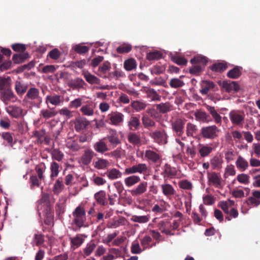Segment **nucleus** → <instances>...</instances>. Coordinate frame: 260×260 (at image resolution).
Returning a JSON list of instances; mask_svg holds the SVG:
<instances>
[{
	"instance_id": "nucleus-1",
	"label": "nucleus",
	"mask_w": 260,
	"mask_h": 260,
	"mask_svg": "<svg viewBox=\"0 0 260 260\" xmlns=\"http://www.w3.org/2000/svg\"><path fill=\"white\" fill-rule=\"evenodd\" d=\"M24 101L28 103L31 107L39 108L42 102L39 90L35 87L29 88L25 96Z\"/></svg>"
},
{
	"instance_id": "nucleus-2",
	"label": "nucleus",
	"mask_w": 260,
	"mask_h": 260,
	"mask_svg": "<svg viewBox=\"0 0 260 260\" xmlns=\"http://www.w3.org/2000/svg\"><path fill=\"white\" fill-rule=\"evenodd\" d=\"M72 224L80 228L85 226L86 212L81 206L77 207L72 213Z\"/></svg>"
},
{
	"instance_id": "nucleus-3",
	"label": "nucleus",
	"mask_w": 260,
	"mask_h": 260,
	"mask_svg": "<svg viewBox=\"0 0 260 260\" xmlns=\"http://www.w3.org/2000/svg\"><path fill=\"white\" fill-rule=\"evenodd\" d=\"M220 129L215 125L204 126L201 129L202 136L205 139H214L218 136Z\"/></svg>"
},
{
	"instance_id": "nucleus-4",
	"label": "nucleus",
	"mask_w": 260,
	"mask_h": 260,
	"mask_svg": "<svg viewBox=\"0 0 260 260\" xmlns=\"http://www.w3.org/2000/svg\"><path fill=\"white\" fill-rule=\"evenodd\" d=\"M229 118L233 125L241 126L244 121L245 114L242 111L232 110L229 113Z\"/></svg>"
},
{
	"instance_id": "nucleus-5",
	"label": "nucleus",
	"mask_w": 260,
	"mask_h": 260,
	"mask_svg": "<svg viewBox=\"0 0 260 260\" xmlns=\"http://www.w3.org/2000/svg\"><path fill=\"white\" fill-rule=\"evenodd\" d=\"M148 171V167L145 164H138L132 166L131 167L126 168L124 170V174L127 175L130 174H135L136 173L145 174Z\"/></svg>"
},
{
	"instance_id": "nucleus-6",
	"label": "nucleus",
	"mask_w": 260,
	"mask_h": 260,
	"mask_svg": "<svg viewBox=\"0 0 260 260\" xmlns=\"http://www.w3.org/2000/svg\"><path fill=\"white\" fill-rule=\"evenodd\" d=\"M186 120L182 118H177L171 123L173 132L177 136L181 137L184 134V128Z\"/></svg>"
},
{
	"instance_id": "nucleus-7",
	"label": "nucleus",
	"mask_w": 260,
	"mask_h": 260,
	"mask_svg": "<svg viewBox=\"0 0 260 260\" xmlns=\"http://www.w3.org/2000/svg\"><path fill=\"white\" fill-rule=\"evenodd\" d=\"M5 110L9 115L14 118H21L26 114L22 108L16 105L8 106L5 108Z\"/></svg>"
},
{
	"instance_id": "nucleus-8",
	"label": "nucleus",
	"mask_w": 260,
	"mask_h": 260,
	"mask_svg": "<svg viewBox=\"0 0 260 260\" xmlns=\"http://www.w3.org/2000/svg\"><path fill=\"white\" fill-rule=\"evenodd\" d=\"M150 136L158 143L166 144L168 136L164 130H155L150 134Z\"/></svg>"
},
{
	"instance_id": "nucleus-9",
	"label": "nucleus",
	"mask_w": 260,
	"mask_h": 260,
	"mask_svg": "<svg viewBox=\"0 0 260 260\" xmlns=\"http://www.w3.org/2000/svg\"><path fill=\"white\" fill-rule=\"evenodd\" d=\"M109 123L113 125H120L124 120V115L120 112L115 111L108 114Z\"/></svg>"
},
{
	"instance_id": "nucleus-10",
	"label": "nucleus",
	"mask_w": 260,
	"mask_h": 260,
	"mask_svg": "<svg viewBox=\"0 0 260 260\" xmlns=\"http://www.w3.org/2000/svg\"><path fill=\"white\" fill-rule=\"evenodd\" d=\"M208 182L209 185L214 186L217 188H221L222 181L221 178L218 174L215 172L208 173Z\"/></svg>"
},
{
	"instance_id": "nucleus-11",
	"label": "nucleus",
	"mask_w": 260,
	"mask_h": 260,
	"mask_svg": "<svg viewBox=\"0 0 260 260\" xmlns=\"http://www.w3.org/2000/svg\"><path fill=\"white\" fill-rule=\"evenodd\" d=\"M148 188V183L145 181L140 182L139 184L132 189L129 190V192L133 197H139L145 193Z\"/></svg>"
},
{
	"instance_id": "nucleus-12",
	"label": "nucleus",
	"mask_w": 260,
	"mask_h": 260,
	"mask_svg": "<svg viewBox=\"0 0 260 260\" xmlns=\"http://www.w3.org/2000/svg\"><path fill=\"white\" fill-rule=\"evenodd\" d=\"M127 222L126 218L124 217L113 218L107 222V226L109 229H116L120 226L125 225Z\"/></svg>"
},
{
	"instance_id": "nucleus-13",
	"label": "nucleus",
	"mask_w": 260,
	"mask_h": 260,
	"mask_svg": "<svg viewBox=\"0 0 260 260\" xmlns=\"http://www.w3.org/2000/svg\"><path fill=\"white\" fill-rule=\"evenodd\" d=\"M201 88L200 89V93L202 95H206L211 90L214 89L215 84L213 82L210 80H203L200 83Z\"/></svg>"
},
{
	"instance_id": "nucleus-14",
	"label": "nucleus",
	"mask_w": 260,
	"mask_h": 260,
	"mask_svg": "<svg viewBox=\"0 0 260 260\" xmlns=\"http://www.w3.org/2000/svg\"><path fill=\"white\" fill-rule=\"evenodd\" d=\"M213 150V147L211 144H199L198 152L202 157L208 156Z\"/></svg>"
},
{
	"instance_id": "nucleus-15",
	"label": "nucleus",
	"mask_w": 260,
	"mask_h": 260,
	"mask_svg": "<svg viewBox=\"0 0 260 260\" xmlns=\"http://www.w3.org/2000/svg\"><path fill=\"white\" fill-rule=\"evenodd\" d=\"M160 187L163 194L168 198L173 196L176 193L174 187L169 183H162L160 185Z\"/></svg>"
},
{
	"instance_id": "nucleus-16",
	"label": "nucleus",
	"mask_w": 260,
	"mask_h": 260,
	"mask_svg": "<svg viewBox=\"0 0 260 260\" xmlns=\"http://www.w3.org/2000/svg\"><path fill=\"white\" fill-rule=\"evenodd\" d=\"M75 129L78 132L85 129L88 125L89 121L84 117H78L74 121Z\"/></svg>"
},
{
	"instance_id": "nucleus-17",
	"label": "nucleus",
	"mask_w": 260,
	"mask_h": 260,
	"mask_svg": "<svg viewBox=\"0 0 260 260\" xmlns=\"http://www.w3.org/2000/svg\"><path fill=\"white\" fill-rule=\"evenodd\" d=\"M235 165L237 169L241 172H244L247 170L249 166L248 161L241 155L237 157L235 161Z\"/></svg>"
},
{
	"instance_id": "nucleus-18",
	"label": "nucleus",
	"mask_w": 260,
	"mask_h": 260,
	"mask_svg": "<svg viewBox=\"0 0 260 260\" xmlns=\"http://www.w3.org/2000/svg\"><path fill=\"white\" fill-rule=\"evenodd\" d=\"M127 140L134 146H140L142 144L141 135L138 133H129L127 135Z\"/></svg>"
},
{
	"instance_id": "nucleus-19",
	"label": "nucleus",
	"mask_w": 260,
	"mask_h": 260,
	"mask_svg": "<svg viewBox=\"0 0 260 260\" xmlns=\"http://www.w3.org/2000/svg\"><path fill=\"white\" fill-rule=\"evenodd\" d=\"M124 179V183L126 187L130 188L139 183L141 178L137 175L131 174Z\"/></svg>"
},
{
	"instance_id": "nucleus-20",
	"label": "nucleus",
	"mask_w": 260,
	"mask_h": 260,
	"mask_svg": "<svg viewBox=\"0 0 260 260\" xmlns=\"http://www.w3.org/2000/svg\"><path fill=\"white\" fill-rule=\"evenodd\" d=\"M94 155V153L92 150L90 149H86L81 156L80 160L83 165H88L91 162Z\"/></svg>"
},
{
	"instance_id": "nucleus-21",
	"label": "nucleus",
	"mask_w": 260,
	"mask_h": 260,
	"mask_svg": "<svg viewBox=\"0 0 260 260\" xmlns=\"http://www.w3.org/2000/svg\"><path fill=\"white\" fill-rule=\"evenodd\" d=\"M105 175L110 180H113L120 178L123 174L119 170L113 168L108 169L105 172Z\"/></svg>"
},
{
	"instance_id": "nucleus-22",
	"label": "nucleus",
	"mask_w": 260,
	"mask_h": 260,
	"mask_svg": "<svg viewBox=\"0 0 260 260\" xmlns=\"http://www.w3.org/2000/svg\"><path fill=\"white\" fill-rule=\"evenodd\" d=\"M222 86L225 91L228 92H237L240 89V86L235 81L230 82L223 81Z\"/></svg>"
},
{
	"instance_id": "nucleus-23",
	"label": "nucleus",
	"mask_w": 260,
	"mask_h": 260,
	"mask_svg": "<svg viewBox=\"0 0 260 260\" xmlns=\"http://www.w3.org/2000/svg\"><path fill=\"white\" fill-rule=\"evenodd\" d=\"M63 102L59 95H47L45 98V103L47 105L49 103L53 106H59Z\"/></svg>"
},
{
	"instance_id": "nucleus-24",
	"label": "nucleus",
	"mask_w": 260,
	"mask_h": 260,
	"mask_svg": "<svg viewBox=\"0 0 260 260\" xmlns=\"http://www.w3.org/2000/svg\"><path fill=\"white\" fill-rule=\"evenodd\" d=\"M140 121L139 117L136 116H131L127 122V125L129 129L132 131L137 130L140 126Z\"/></svg>"
},
{
	"instance_id": "nucleus-25",
	"label": "nucleus",
	"mask_w": 260,
	"mask_h": 260,
	"mask_svg": "<svg viewBox=\"0 0 260 260\" xmlns=\"http://www.w3.org/2000/svg\"><path fill=\"white\" fill-rule=\"evenodd\" d=\"M94 149L99 153H104L109 150L108 147L106 143L102 140H100L93 144Z\"/></svg>"
},
{
	"instance_id": "nucleus-26",
	"label": "nucleus",
	"mask_w": 260,
	"mask_h": 260,
	"mask_svg": "<svg viewBox=\"0 0 260 260\" xmlns=\"http://www.w3.org/2000/svg\"><path fill=\"white\" fill-rule=\"evenodd\" d=\"M82 75L85 78L86 81L91 84H99L100 83L101 80L98 77L94 75H92L88 71H83Z\"/></svg>"
},
{
	"instance_id": "nucleus-27",
	"label": "nucleus",
	"mask_w": 260,
	"mask_h": 260,
	"mask_svg": "<svg viewBox=\"0 0 260 260\" xmlns=\"http://www.w3.org/2000/svg\"><path fill=\"white\" fill-rule=\"evenodd\" d=\"M143 91L147 93V98H150L152 101H159L160 97L157 92L153 88L145 87Z\"/></svg>"
},
{
	"instance_id": "nucleus-28",
	"label": "nucleus",
	"mask_w": 260,
	"mask_h": 260,
	"mask_svg": "<svg viewBox=\"0 0 260 260\" xmlns=\"http://www.w3.org/2000/svg\"><path fill=\"white\" fill-rule=\"evenodd\" d=\"M93 165L95 168L99 170H103L110 166V164L108 160L105 159L99 158L96 161L93 162Z\"/></svg>"
},
{
	"instance_id": "nucleus-29",
	"label": "nucleus",
	"mask_w": 260,
	"mask_h": 260,
	"mask_svg": "<svg viewBox=\"0 0 260 260\" xmlns=\"http://www.w3.org/2000/svg\"><path fill=\"white\" fill-rule=\"evenodd\" d=\"M145 157L150 161L153 162H157L160 159L159 155L151 150H147L145 152Z\"/></svg>"
},
{
	"instance_id": "nucleus-30",
	"label": "nucleus",
	"mask_w": 260,
	"mask_h": 260,
	"mask_svg": "<svg viewBox=\"0 0 260 260\" xmlns=\"http://www.w3.org/2000/svg\"><path fill=\"white\" fill-rule=\"evenodd\" d=\"M57 114V112L53 108L50 109H43L40 111V116L45 119L53 117Z\"/></svg>"
},
{
	"instance_id": "nucleus-31",
	"label": "nucleus",
	"mask_w": 260,
	"mask_h": 260,
	"mask_svg": "<svg viewBox=\"0 0 260 260\" xmlns=\"http://www.w3.org/2000/svg\"><path fill=\"white\" fill-rule=\"evenodd\" d=\"M235 205V202L233 200H228L225 201H222L220 203V206L226 214H229L230 210Z\"/></svg>"
},
{
	"instance_id": "nucleus-32",
	"label": "nucleus",
	"mask_w": 260,
	"mask_h": 260,
	"mask_svg": "<svg viewBox=\"0 0 260 260\" xmlns=\"http://www.w3.org/2000/svg\"><path fill=\"white\" fill-rule=\"evenodd\" d=\"M85 237L81 234L76 235L71 239L72 245L75 248L79 247L84 241Z\"/></svg>"
},
{
	"instance_id": "nucleus-33",
	"label": "nucleus",
	"mask_w": 260,
	"mask_h": 260,
	"mask_svg": "<svg viewBox=\"0 0 260 260\" xmlns=\"http://www.w3.org/2000/svg\"><path fill=\"white\" fill-rule=\"evenodd\" d=\"M66 146L73 151H78L81 149L78 142L75 140L69 139L67 141Z\"/></svg>"
},
{
	"instance_id": "nucleus-34",
	"label": "nucleus",
	"mask_w": 260,
	"mask_h": 260,
	"mask_svg": "<svg viewBox=\"0 0 260 260\" xmlns=\"http://www.w3.org/2000/svg\"><path fill=\"white\" fill-rule=\"evenodd\" d=\"M80 111L84 115L90 116L94 114V106L92 104L83 105Z\"/></svg>"
},
{
	"instance_id": "nucleus-35",
	"label": "nucleus",
	"mask_w": 260,
	"mask_h": 260,
	"mask_svg": "<svg viewBox=\"0 0 260 260\" xmlns=\"http://www.w3.org/2000/svg\"><path fill=\"white\" fill-rule=\"evenodd\" d=\"M198 131L197 127L193 123L188 122L186 126V134L188 137H194Z\"/></svg>"
},
{
	"instance_id": "nucleus-36",
	"label": "nucleus",
	"mask_w": 260,
	"mask_h": 260,
	"mask_svg": "<svg viewBox=\"0 0 260 260\" xmlns=\"http://www.w3.org/2000/svg\"><path fill=\"white\" fill-rule=\"evenodd\" d=\"M64 185L62 181L58 178L53 185L52 190L55 194H59L63 190Z\"/></svg>"
},
{
	"instance_id": "nucleus-37",
	"label": "nucleus",
	"mask_w": 260,
	"mask_h": 260,
	"mask_svg": "<svg viewBox=\"0 0 260 260\" xmlns=\"http://www.w3.org/2000/svg\"><path fill=\"white\" fill-rule=\"evenodd\" d=\"M94 198L97 202L102 205H106V192L100 190L94 194Z\"/></svg>"
},
{
	"instance_id": "nucleus-38",
	"label": "nucleus",
	"mask_w": 260,
	"mask_h": 260,
	"mask_svg": "<svg viewBox=\"0 0 260 260\" xmlns=\"http://www.w3.org/2000/svg\"><path fill=\"white\" fill-rule=\"evenodd\" d=\"M59 165L56 162H52L50 165L51 174L50 178L51 180H54L56 177L59 172Z\"/></svg>"
},
{
	"instance_id": "nucleus-39",
	"label": "nucleus",
	"mask_w": 260,
	"mask_h": 260,
	"mask_svg": "<svg viewBox=\"0 0 260 260\" xmlns=\"http://www.w3.org/2000/svg\"><path fill=\"white\" fill-rule=\"evenodd\" d=\"M85 84L84 81L80 78H76L69 82L70 86L73 88H82Z\"/></svg>"
},
{
	"instance_id": "nucleus-40",
	"label": "nucleus",
	"mask_w": 260,
	"mask_h": 260,
	"mask_svg": "<svg viewBox=\"0 0 260 260\" xmlns=\"http://www.w3.org/2000/svg\"><path fill=\"white\" fill-rule=\"evenodd\" d=\"M150 220V216L147 215H133L131 218V220L140 223H145Z\"/></svg>"
},
{
	"instance_id": "nucleus-41",
	"label": "nucleus",
	"mask_w": 260,
	"mask_h": 260,
	"mask_svg": "<svg viewBox=\"0 0 260 260\" xmlns=\"http://www.w3.org/2000/svg\"><path fill=\"white\" fill-rule=\"evenodd\" d=\"M179 187L184 190H191L193 188L192 183L186 179L181 180L178 182Z\"/></svg>"
},
{
	"instance_id": "nucleus-42",
	"label": "nucleus",
	"mask_w": 260,
	"mask_h": 260,
	"mask_svg": "<svg viewBox=\"0 0 260 260\" xmlns=\"http://www.w3.org/2000/svg\"><path fill=\"white\" fill-rule=\"evenodd\" d=\"M142 121L145 127H154L155 126V122L147 115H144L142 118Z\"/></svg>"
},
{
	"instance_id": "nucleus-43",
	"label": "nucleus",
	"mask_w": 260,
	"mask_h": 260,
	"mask_svg": "<svg viewBox=\"0 0 260 260\" xmlns=\"http://www.w3.org/2000/svg\"><path fill=\"white\" fill-rule=\"evenodd\" d=\"M92 183L96 186H102L105 185L107 181L106 180L102 177L96 176L95 175H93L91 178Z\"/></svg>"
},
{
	"instance_id": "nucleus-44",
	"label": "nucleus",
	"mask_w": 260,
	"mask_h": 260,
	"mask_svg": "<svg viewBox=\"0 0 260 260\" xmlns=\"http://www.w3.org/2000/svg\"><path fill=\"white\" fill-rule=\"evenodd\" d=\"M171 56L172 61L178 65H185L187 62V60L185 58L180 57L176 54H171Z\"/></svg>"
},
{
	"instance_id": "nucleus-45",
	"label": "nucleus",
	"mask_w": 260,
	"mask_h": 260,
	"mask_svg": "<svg viewBox=\"0 0 260 260\" xmlns=\"http://www.w3.org/2000/svg\"><path fill=\"white\" fill-rule=\"evenodd\" d=\"M190 61L192 63H198L205 66L207 62V59L205 56L198 55L191 59Z\"/></svg>"
},
{
	"instance_id": "nucleus-46",
	"label": "nucleus",
	"mask_w": 260,
	"mask_h": 260,
	"mask_svg": "<svg viewBox=\"0 0 260 260\" xmlns=\"http://www.w3.org/2000/svg\"><path fill=\"white\" fill-rule=\"evenodd\" d=\"M176 170L174 168H172L170 166L166 165L164 167V176H174L176 175Z\"/></svg>"
},
{
	"instance_id": "nucleus-47",
	"label": "nucleus",
	"mask_w": 260,
	"mask_h": 260,
	"mask_svg": "<svg viewBox=\"0 0 260 260\" xmlns=\"http://www.w3.org/2000/svg\"><path fill=\"white\" fill-rule=\"evenodd\" d=\"M124 67L126 70L131 71L136 68V61L133 58L126 60L124 62Z\"/></svg>"
},
{
	"instance_id": "nucleus-48",
	"label": "nucleus",
	"mask_w": 260,
	"mask_h": 260,
	"mask_svg": "<svg viewBox=\"0 0 260 260\" xmlns=\"http://www.w3.org/2000/svg\"><path fill=\"white\" fill-rule=\"evenodd\" d=\"M15 90L19 95L23 94L27 89V86L25 84H22L20 82L17 81L15 86Z\"/></svg>"
},
{
	"instance_id": "nucleus-49",
	"label": "nucleus",
	"mask_w": 260,
	"mask_h": 260,
	"mask_svg": "<svg viewBox=\"0 0 260 260\" xmlns=\"http://www.w3.org/2000/svg\"><path fill=\"white\" fill-rule=\"evenodd\" d=\"M241 75V68L237 67L231 70L227 73V76L231 78L236 79Z\"/></svg>"
},
{
	"instance_id": "nucleus-50",
	"label": "nucleus",
	"mask_w": 260,
	"mask_h": 260,
	"mask_svg": "<svg viewBox=\"0 0 260 260\" xmlns=\"http://www.w3.org/2000/svg\"><path fill=\"white\" fill-rule=\"evenodd\" d=\"M111 69V64L108 61H105L104 63L98 69V75L102 76V74L106 73Z\"/></svg>"
},
{
	"instance_id": "nucleus-51",
	"label": "nucleus",
	"mask_w": 260,
	"mask_h": 260,
	"mask_svg": "<svg viewBox=\"0 0 260 260\" xmlns=\"http://www.w3.org/2000/svg\"><path fill=\"white\" fill-rule=\"evenodd\" d=\"M147 105L142 102L139 101H134L131 103L132 107L136 111L142 110L146 107Z\"/></svg>"
},
{
	"instance_id": "nucleus-52",
	"label": "nucleus",
	"mask_w": 260,
	"mask_h": 260,
	"mask_svg": "<svg viewBox=\"0 0 260 260\" xmlns=\"http://www.w3.org/2000/svg\"><path fill=\"white\" fill-rule=\"evenodd\" d=\"M52 159L60 161L63 157V153L58 149H54L51 152Z\"/></svg>"
},
{
	"instance_id": "nucleus-53",
	"label": "nucleus",
	"mask_w": 260,
	"mask_h": 260,
	"mask_svg": "<svg viewBox=\"0 0 260 260\" xmlns=\"http://www.w3.org/2000/svg\"><path fill=\"white\" fill-rule=\"evenodd\" d=\"M169 84L171 87L177 88L182 87L184 86L185 83L182 80L179 78H173L171 79Z\"/></svg>"
},
{
	"instance_id": "nucleus-54",
	"label": "nucleus",
	"mask_w": 260,
	"mask_h": 260,
	"mask_svg": "<svg viewBox=\"0 0 260 260\" xmlns=\"http://www.w3.org/2000/svg\"><path fill=\"white\" fill-rule=\"evenodd\" d=\"M226 68L227 66L226 63L219 62L214 64L211 69L213 71L221 72L224 71Z\"/></svg>"
},
{
	"instance_id": "nucleus-55",
	"label": "nucleus",
	"mask_w": 260,
	"mask_h": 260,
	"mask_svg": "<svg viewBox=\"0 0 260 260\" xmlns=\"http://www.w3.org/2000/svg\"><path fill=\"white\" fill-rule=\"evenodd\" d=\"M44 242V238L41 234H35L32 239L31 244L32 246H39Z\"/></svg>"
},
{
	"instance_id": "nucleus-56",
	"label": "nucleus",
	"mask_w": 260,
	"mask_h": 260,
	"mask_svg": "<svg viewBox=\"0 0 260 260\" xmlns=\"http://www.w3.org/2000/svg\"><path fill=\"white\" fill-rule=\"evenodd\" d=\"M107 138L109 142L113 145H117L120 143V141L115 131L113 132L111 135H108Z\"/></svg>"
},
{
	"instance_id": "nucleus-57",
	"label": "nucleus",
	"mask_w": 260,
	"mask_h": 260,
	"mask_svg": "<svg viewBox=\"0 0 260 260\" xmlns=\"http://www.w3.org/2000/svg\"><path fill=\"white\" fill-rule=\"evenodd\" d=\"M231 135L233 140L236 143L240 142L242 139L243 131L240 132L237 130H233L231 132Z\"/></svg>"
},
{
	"instance_id": "nucleus-58",
	"label": "nucleus",
	"mask_w": 260,
	"mask_h": 260,
	"mask_svg": "<svg viewBox=\"0 0 260 260\" xmlns=\"http://www.w3.org/2000/svg\"><path fill=\"white\" fill-rule=\"evenodd\" d=\"M11 79L9 77H0V89L4 90L8 88L10 84Z\"/></svg>"
},
{
	"instance_id": "nucleus-59",
	"label": "nucleus",
	"mask_w": 260,
	"mask_h": 260,
	"mask_svg": "<svg viewBox=\"0 0 260 260\" xmlns=\"http://www.w3.org/2000/svg\"><path fill=\"white\" fill-rule=\"evenodd\" d=\"M236 173L234 166L233 165H228L225 168L224 177L226 178L228 176H234Z\"/></svg>"
},
{
	"instance_id": "nucleus-60",
	"label": "nucleus",
	"mask_w": 260,
	"mask_h": 260,
	"mask_svg": "<svg viewBox=\"0 0 260 260\" xmlns=\"http://www.w3.org/2000/svg\"><path fill=\"white\" fill-rule=\"evenodd\" d=\"M132 50V46L127 44H123L117 48L116 50L118 53H125Z\"/></svg>"
},
{
	"instance_id": "nucleus-61",
	"label": "nucleus",
	"mask_w": 260,
	"mask_h": 260,
	"mask_svg": "<svg viewBox=\"0 0 260 260\" xmlns=\"http://www.w3.org/2000/svg\"><path fill=\"white\" fill-rule=\"evenodd\" d=\"M246 203L250 208H252L259 205L260 204V201L253 196H251L248 198Z\"/></svg>"
},
{
	"instance_id": "nucleus-62",
	"label": "nucleus",
	"mask_w": 260,
	"mask_h": 260,
	"mask_svg": "<svg viewBox=\"0 0 260 260\" xmlns=\"http://www.w3.org/2000/svg\"><path fill=\"white\" fill-rule=\"evenodd\" d=\"M96 245L92 242L88 243L84 249V254L86 256L89 255L94 250Z\"/></svg>"
},
{
	"instance_id": "nucleus-63",
	"label": "nucleus",
	"mask_w": 260,
	"mask_h": 260,
	"mask_svg": "<svg viewBox=\"0 0 260 260\" xmlns=\"http://www.w3.org/2000/svg\"><path fill=\"white\" fill-rule=\"evenodd\" d=\"M193 141H191V146H187L186 147V153L187 155L191 158H194L197 154V149L193 145H192Z\"/></svg>"
},
{
	"instance_id": "nucleus-64",
	"label": "nucleus",
	"mask_w": 260,
	"mask_h": 260,
	"mask_svg": "<svg viewBox=\"0 0 260 260\" xmlns=\"http://www.w3.org/2000/svg\"><path fill=\"white\" fill-rule=\"evenodd\" d=\"M237 180L241 183L248 184L249 183V176L246 174H239L237 176Z\"/></svg>"
}]
</instances>
